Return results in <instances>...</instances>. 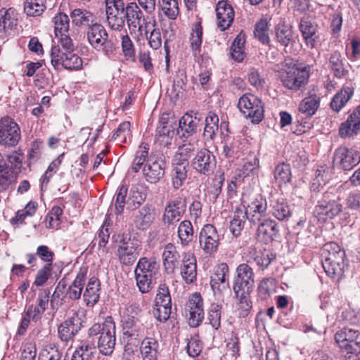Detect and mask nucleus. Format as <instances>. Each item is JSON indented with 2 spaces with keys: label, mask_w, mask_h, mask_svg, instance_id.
<instances>
[{
  "label": "nucleus",
  "mask_w": 360,
  "mask_h": 360,
  "mask_svg": "<svg viewBox=\"0 0 360 360\" xmlns=\"http://www.w3.org/2000/svg\"><path fill=\"white\" fill-rule=\"evenodd\" d=\"M136 285L141 293L150 292L160 276V264L155 258L139 259L134 270Z\"/></svg>",
  "instance_id": "1"
},
{
  "label": "nucleus",
  "mask_w": 360,
  "mask_h": 360,
  "mask_svg": "<svg viewBox=\"0 0 360 360\" xmlns=\"http://www.w3.org/2000/svg\"><path fill=\"white\" fill-rule=\"evenodd\" d=\"M115 323L111 316H108L101 323H94L88 330L89 338L99 335L98 339V348L100 352L104 355H110L115 349Z\"/></svg>",
  "instance_id": "2"
},
{
  "label": "nucleus",
  "mask_w": 360,
  "mask_h": 360,
  "mask_svg": "<svg viewBox=\"0 0 360 360\" xmlns=\"http://www.w3.org/2000/svg\"><path fill=\"white\" fill-rule=\"evenodd\" d=\"M309 74L306 68H300L293 63H285L279 71V78L284 87L292 91H298L304 87L309 79Z\"/></svg>",
  "instance_id": "3"
},
{
  "label": "nucleus",
  "mask_w": 360,
  "mask_h": 360,
  "mask_svg": "<svg viewBox=\"0 0 360 360\" xmlns=\"http://www.w3.org/2000/svg\"><path fill=\"white\" fill-rule=\"evenodd\" d=\"M127 195V188L124 185L120 186L115 194V209L117 214L123 212L126 204L129 210H134L139 208L147 197V193L142 187L132 188L130 190L127 201H126Z\"/></svg>",
  "instance_id": "4"
},
{
  "label": "nucleus",
  "mask_w": 360,
  "mask_h": 360,
  "mask_svg": "<svg viewBox=\"0 0 360 360\" xmlns=\"http://www.w3.org/2000/svg\"><path fill=\"white\" fill-rule=\"evenodd\" d=\"M238 107L244 116L249 118L252 123L258 124L264 119V103L259 97L252 94H243L239 98Z\"/></svg>",
  "instance_id": "5"
},
{
  "label": "nucleus",
  "mask_w": 360,
  "mask_h": 360,
  "mask_svg": "<svg viewBox=\"0 0 360 360\" xmlns=\"http://www.w3.org/2000/svg\"><path fill=\"white\" fill-rule=\"evenodd\" d=\"M126 6L123 0H105V11L108 27L121 31L125 25Z\"/></svg>",
  "instance_id": "6"
},
{
  "label": "nucleus",
  "mask_w": 360,
  "mask_h": 360,
  "mask_svg": "<svg viewBox=\"0 0 360 360\" xmlns=\"http://www.w3.org/2000/svg\"><path fill=\"white\" fill-rule=\"evenodd\" d=\"M139 242L135 238H124L120 240L115 255L122 265H132L139 255Z\"/></svg>",
  "instance_id": "7"
},
{
  "label": "nucleus",
  "mask_w": 360,
  "mask_h": 360,
  "mask_svg": "<svg viewBox=\"0 0 360 360\" xmlns=\"http://www.w3.org/2000/svg\"><path fill=\"white\" fill-rule=\"evenodd\" d=\"M236 276L233 281V289L235 294H250L255 287V274L252 267L243 263L236 268Z\"/></svg>",
  "instance_id": "8"
},
{
  "label": "nucleus",
  "mask_w": 360,
  "mask_h": 360,
  "mask_svg": "<svg viewBox=\"0 0 360 360\" xmlns=\"http://www.w3.org/2000/svg\"><path fill=\"white\" fill-rule=\"evenodd\" d=\"M21 138L18 124L11 118L5 117L0 120V144L4 146H15Z\"/></svg>",
  "instance_id": "9"
},
{
  "label": "nucleus",
  "mask_w": 360,
  "mask_h": 360,
  "mask_svg": "<svg viewBox=\"0 0 360 360\" xmlns=\"http://www.w3.org/2000/svg\"><path fill=\"white\" fill-rule=\"evenodd\" d=\"M216 165L215 156L206 148H202L198 151L191 160L192 168L197 173L206 176H209L214 173Z\"/></svg>",
  "instance_id": "10"
},
{
  "label": "nucleus",
  "mask_w": 360,
  "mask_h": 360,
  "mask_svg": "<svg viewBox=\"0 0 360 360\" xmlns=\"http://www.w3.org/2000/svg\"><path fill=\"white\" fill-rule=\"evenodd\" d=\"M186 208V198L177 196L169 200L164 210L162 221L165 224L172 225L179 221Z\"/></svg>",
  "instance_id": "11"
},
{
  "label": "nucleus",
  "mask_w": 360,
  "mask_h": 360,
  "mask_svg": "<svg viewBox=\"0 0 360 360\" xmlns=\"http://www.w3.org/2000/svg\"><path fill=\"white\" fill-rule=\"evenodd\" d=\"M200 248L205 253L212 255L218 250L219 236L212 224H207L202 228L199 234Z\"/></svg>",
  "instance_id": "12"
},
{
  "label": "nucleus",
  "mask_w": 360,
  "mask_h": 360,
  "mask_svg": "<svg viewBox=\"0 0 360 360\" xmlns=\"http://www.w3.org/2000/svg\"><path fill=\"white\" fill-rule=\"evenodd\" d=\"M210 285L215 295H221L229 288V268L226 263L217 265L210 277Z\"/></svg>",
  "instance_id": "13"
},
{
  "label": "nucleus",
  "mask_w": 360,
  "mask_h": 360,
  "mask_svg": "<svg viewBox=\"0 0 360 360\" xmlns=\"http://www.w3.org/2000/svg\"><path fill=\"white\" fill-rule=\"evenodd\" d=\"M334 161L344 170H350L360 162V153L354 148L339 147L335 151Z\"/></svg>",
  "instance_id": "14"
},
{
  "label": "nucleus",
  "mask_w": 360,
  "mask_h": 360,
  "mask_svg": "<svg viewBox=\"0 0 360 360\" xmlns=\"http://www.w3.org/2000/svg\"><path fill=\"white\" fill-rule=\"evenodd\" d=\"M342 208L343 206L339 201L328 199V195H325L316 206L315 212L319 220L325 221L338 215L342 211Z\"/></svg>",
  "instance_id": "15"
},
{
  "label": "nucleus",
  "mask_w": 360,
  "mask_h": 360,
  "mask_svg": "<svg viewBox=\"0 0 360 360\" xmlns=\"http://www.w3.org/2000/svg\"><path fill=\"white\" fill-rule=\"evenodd\" d=\"M273 34L275 41L280 46L288 47L295 42L296 34L293 27L284 19H281L274 27Z\"/></svg>",
  "instance_id": "16"
},
{
  "label": "nucleus",
  "mask_w": 360,
  "mask_h": 360,
  "mask_svg": "<svg viewBox=\"0 0 360 360\" xmlns=\"http://www.w3.org/2000/svg\"><path fill=\"white\" fill-rule=\"evenodd\" d=\"M165 163L161 158H148L143 168V174L148 183L156 184L165 175Z\"/></svg>",
  "instance_id": "17"
},
{
  "label": "nucleus",
  "mask_w": 360,
  "mask_h": 360,
  "mask_svg": "<svg viewBox=\"0 0 360 360\" xmlns=\"http://www.w3.org/2000/svg\"><path fill=\"white\" fill-rule=\"evenodd\" d=\"M189 171V162L187 160L174 158L170 172L172 187L177 190L186 182Z\"/></svg>",
  "instance_id": "18"
},
{
  "label": "nucleus",
  "mask_w": 360,
  "mask_h": 360,
  "mask_svg": "<svg viewBox=\"0 0 360 360\" xmlns=\"http://www.w3.org/2000/svg\"><path fill=\"white\" fill-rule=\"evenodd\" d=\"M269 209L272 216L279 221L288 220L292 214L290 206L286 199L278 194H271Z\"/></svg>",
  "instance_id": "19"
},
{
  "label": "nucleus",
  "mask_w": 360,
  "mask_h": 360,
  "mask_svg": "<svg viewBox=\"0 0 360 360\" xmlns=\"http://www.w3.org/2000/svg\"><path fill=\"white\" fill-rule=\"evenodd\" d=\"M198 113L193 116L191 113H186L179 121L177 134L180 138L188 139L196 134L201 120L197 117Z\"/></svg>",
  "instance_id": "20"
},
{
  "label": "nucleus",
  "mask_w": 360,
  "mask_h": 360,
  "mask_svg": "<svg viewBox=\"0 0 360 360\" xmlns=\"http://www.w3.org/2000/svg\"><path fill=\"white\" fill-rule=\"evenodd\" d=\"M189 311L188 323L191 327H197L204 317L202 299L199 293H194L188 301Z\"/></svg>",
  "instance_id": "21"
},
{
  "label": "nucleus",
  "mask_w": 360,
  "mask_h": 360,
  "mask_svg": "<svg viewBox=\"0 0 360 360\" xmlns=\"http://www.w3.org/2000/svg\"><path fill=\"white\" fill-rule=\"evenodd\" d=\"M360 131V105L357 106L343 122L339 128V134L342 138H349Z\"/></svg>",
  "instance_id": "22"
},
{
  "label": "nucleus",
  "mask_w": 360,
  "mask_h": 360,
  "mask_svg": "<svg viewBox=\"0 0 360 360\" xmlns=\"http://www.w3.org/2000/svg\"><path fill=\"white\" fill-rule=\"evenodd\" d=\"M180 254L176 247L172 243H169L163 248L162 260L164 271L167 274H172L179 265Z\"/></svg>",
  "instance_id": "23"
},
{
  "label": "nucleus",
  "mask_w": 360,
  "mask_h": 360,
  "mask_svg": "<svg viewBox=\"0 0 360 360\" xmlns=\"http://www.w3.org/2000/svg\"><path fill=\"white\" fill-rule=\"evenodd\" d=\"M180 266V274L187 284L193 283L197 277V262L193 253L186 252L183 255Z\"/></svg>",
  "instance_id": "24"
},
{
  "label": "nucleus",
  "mask_w": 360,
  "mask_h": 360,
  "mask_svg": "<svg viewBox=\"0 0 360 360\" xmlns=\"http://www.w3.org/2000/svg\"><path fill=\"white\" fill-rule=\"evenodd\" d=\"M245 212L251 223L258 224L266 216L267 202L266 199L262 196L256 198L248 205Z\"/></svg>",
  "instance_id": "25"
},
{
  "label": "nucleus",
  "mask_w": 360,
  "mask_h": 360,
  "mask_svg": "<svg viewBox=\"0 0 360 360\" xmlns=\"http://www.w3.org/2000/svg\"><path fill=\"white\" fill-rule=\"evenodd\" d=\"M125 22L129 30L141 31L146 19L142 11L135 2H131L126 5Z\"/></svg>",
  "instance_id": "26"
},
{
  "label": "nucleus",
  "mask_w": 360,
  "mask_h": 360,
  "mask_svg": "<svg viewBox=\"0 0 360 360\" xmlns=\"http://www.w3.org/2000/svg\"><path fill=\"white\" fill-rule=\"evenodd\" d=\"M70 17L73 26L86 30L95 23L98 18L96 15L89 10L83 8H76L71 11Z\"/></svg>",
  "instance_id": "27"
},
{
  "label": "nucleus",
  "mask_w": 360,
  "mask_h": 360,
  "mask_svg": "<svg viewBox=\"0 0 360 360\" xmlns=\"http://www.w3.org/2000/svg\"><path fill=\"white\" fill-rule=\"evenodd\" d=\"M349 64L342 53L338 51H333L328 58V68L338 79H343L349 74Z\"/></svg>",
  "instance_id": "28"
},
{
  "label": "nucleus",
  "mask_w": 360,
  "mask_h": 360,
  "mask_svg": "<svg viewBox=\"0 0 360 360\" xmlns=\"http://www.w3.org/2000/svg\"><path fill=\"white\" fill-rule=\"evenodd\" d=\"M18 24V13L13 8H0V37L4 38Z\"/></svg>",
  "instance_id": "29"
},
{
  "label": "nucleus",
  "mask_w": 360,
  "mask_h": 360,
  "mask_svg": "<svg viewBox=\"0 0 360 360\" xmlns=\"http://www.w3.org/2000/svg\"><path fill=\"white\" fill-rule=\"evenodd\" d=\"M217 26L221 31L229 28L234 19V11L226 1H219L216 7Z\"/></svg>",
  "instance_id": "30"
},
{
  "label": "nucleus",
  "mask_w": 360,
  "mask_h": 360,
  "mask_svg": "<svg viewBox=\"0 0 360 360\" xmlns=\"http://www.w3.org/2000/svg\"><path fill=\"white\" fill-rule=\"evenodd\" d=\"M257 235L265 243L271 242L278 238L280 228L278 223L270 219H263L258 223Z\"/></svg>",
  "instance_id": "31"
},
{
  "label": "nucleus",
  "mask_w": 360,
  "mask_h": 360,
  "mask_svg": "<svg viewBox=\"0 0 360 360\" xmlns=\"http://www.w3.org/2000/svg\"><path fill=\"white\" fill-rule=\"evenodd\" d=\"M155 219V209L152 205H146L139 210L134 215V224L141 230L148 229Z\"/></svg>",
  "instance_id": "32"
},
{
  "label": "nucleus",
  "mask_w": 360,
  "mask_h": 360,
  "mask_svg": "<svg viewBox=\"0 0 360 360\" xmlns=\"http://www.w3.org/2000/svg\"><path fill=\"white\" fill-rule=\"evenodd\" d=\"M105 27L98 20L85 31V37L89 45L95 49L108 37Z\"/></svg>",
  "instance_id": "33"
},
{
  "label": "nucleus",
  "mask_w": 360,
  "mask_h": 360,
  "mask_svg": "<svg viewBox=\"0 0 360 360\" xmlns=\"http://www.w3.org/2000/svg\"><path fill=\"white\" fill-rule=\"evenodd\" d=\"M299 30L307 46L311 49L315 48L317 44V39L315 37L317 31V25L311 22L307 18H302L300 22Z\"/></svg>",
  "instance_id": "34"
},
{
  "label": "nucleus",
  "mask_w": 360,
  "mask_h": 360,
  "mask_svg": "<svg viewBox=\"0 0 360 360\" xmlns=\"http://www.w3.org/2000/svg\"><path fill=\"white\" fill-rule=\"evenodd\" d=\"M245 140L240 136H226L224 139L223 153L226 158L238 157L244 147Z\"/></svg>",
  "instance_id": "35"
},
{
  "label": "nucleus",
  "mask_w": 360,
  "mask_h": 360,
  "mask_svg": "<svg viewBox=\"0 0 360 360\" xmlns=\"http://www.w3.org/2000/svg\"><path fill=\"white\" fill-rule=\"evenodd\" d=\"M159 347V343L155 339L144 338L139 348L142 360H158Z\"/></svg>",
  "instance_id": "36"
},
{
  "label": "nucleus",
  "mask_w": 360,
  "mask_h": 360,
  "mask_svg": "<svg viewBox=\"0 0 360 360\" xmlns=\"http://www.w3.org/2000/svg\"><path fill=\"white\" fill-rule=\"evenodd\" d=\"M321 255L322 262L346 259L345 250L334 242L326 243L321 249Z\"/></svg>",
  "instance_id": "37"
},
{
  "label": "nucleus",
  "mask_w": 360,
  "mask_h": 360,
  "mask_svg": "<svg viewBox=\"0 0 360 360\" xmlns=\"http://www.w3.org/2000/svg\"><path fill=\"white\" fill-rule=\"evenodd\" d=\"M246 219H248V216L245 212L244 206L237 207L233 212L229 225L230 231L234 236L237 237L240 235L241 231L244 229Z\"/></svg>",
  "instance_id": "38"
},
{
  "label": "nucleus",
  "mask_w": 360,
  "mask_h": 360,
  "mask_svg": "<svg viewBox=\"0 0 360 360\" xmlns=\"http://www.w3.org/2000/svg\"><path fill=\"white\" fill-rule=\"evenodd\" d=\"M86 274L87 269L86 268L83 267L79 269L72 285L68 288L67 294L70 299L76 300L80 298Z\"/></svg>",
  "instance_id": "39"
},
{
  "label": "nucleus",
  "mask_w": 360,
  "mask_h": 360,
  "mask_svg": "<svg viewBox=\"0 0 360 360\" xmlns=\"http://www.w3.org/2000/svg\"><path fill=\"white\" fill-rule=\"evenodd\" d=\"M100 282L96 278L89 279L83 294L84 302L87 306L93 307L98 302L100 297Z\"/></svg>",
  "instance_id": "40"
},
{
  "label": "nucleus",
  "mask_w": 360,
  "mask_h": 360,
  "mask_svg": "<svg viewBox=\"0 0 360 360\" xmlns=\"http://www.w3.org/2000/svg\"><path fill=\"white\" fill-rule=\"evenodd\" d=\"M219 130V117L214 112H209L205 117L202 136L206 141H213Z\"/></svg>",
  "instance_id": "41"
},
{
  "label": "nucleus",
  "mask_w": 360,
  "mask_h": 360,
  "mask_svg": "<svg viewBox=\"0 0 360 360\" xmlns=\"http://www.w3.org/2000/svg\"><path fill=\"white\" fill-rule=\"evenodd\" d=\"M123 338L139 342V338L143 335V326L140 322L122 323Z\"/></svg>",
  "instance_id": "42"
},
{
  "label": "nucleus",
  "mask_w": 360,
  "mask_h": 360,
  "mask_svg": "<svg viewBox=\"0 0 360 360\" xmlns=\"http://www.w3.org/2000/svg\"><path fill=\"white\" fill-rule=\"evenodd\" d=\"M354 91L352 88L343 87L333 98L330 105L335 112H340L346 105L353 95Z\"/></svg>",
  "instance_id": "43"
},
{
  "label": "nucleus",
  "mask_w": 360,
  "mask_h": 360,
  "mask_svg": "<svg viewBox=\"0 0 360 360\" xmlns=\"http://www.w3.org/2000/svg\"><path fill=\"white\" fill-rule=\"evenodd\" d=\"M320 98L316 94L304 98L299 105V111L307 117H311L320 105Z\"/></svg>",
  "instance_id": "44"
},
{
  "label": "nucleus",
  "mask_w": 360,
  "mask_h": 360,
  "mask_svg": "<svg viewBox=\"0 0 360 360\" xmlns=\"http://www.w3.org/2000/svg\"><path fill=\"white\" fill-rule=\"evenodd\" d=\"M141 311L139 303L136 302L128 303L126 304L122 315V323L140 322Z\"/></svg>",
  "instance_id": "45"
},
{
  "label": "nucleus",
  "mask_w": 360,
  "mask_h": 360,
  "mask_svg": "<svg viewBox=\"0 0 360 360\" xmlns=\"http://www.w3.org/2000/svg\"><path fill=\"white\" fill-rule=\"evenodd\" d=\"M322 266L328 276H340L347 266V259L322 262Z\"/></svg>",
  "instance_id": "46"
},
{
  "label": "nucleus",
  "mask_w": 360,
  "mask_h": 360,
  "mask_svg": "<svg viewBox=\"0 0 360 360\" xmlns=\"http://www.w3.org/2000/svg\"><path fill=\"white\" fill-rule=\"evenodd\" d=\"M202 42V27L200 22L194 23L190 37V44L193 55L200 54Z\"/></svg>",
  "instance_id": "47"
},
{
  "label": "nucleus",
  "mask_w": 360,
  "mask_h": 360,
  "mask_svg": "<svg viewBox=\"0 0 360 360\" xmlns=\"http://www.w3.org/2000/svg\"><path fill=\"white\" fill-rule=\"evenodd\" d=\"M193 227L189 220L182 221L178 227V237L182 246H187L193 240Z\"/></svg>",
  "instance_id": "48"
},
{
  "label": "nucleus",
  "mask_w": 360,
  "mask_h": 360,
  "mask_svg": "<svg viewBox=\"0 0 360 360\" xmlns=\"http://www.w3.org/2000/svg\"><path fill=\"white\" fill-rule=\"evenodd\" d=\"M276 183L281 186L289 183L291 180V170L288 164L284 162L278 165L274 171Z\"/></svg>",
  "instance_id": "49"
},
{
  "label": "nucleus",
  "mask_w": 360,
  "mask_h": 360,
  "mask_svg": "<svg viewBox=\"0 0 360 360\" xmlns=\"http://www.w3.org/2000/svg\"><path fill=\"white\" fill-rule=\"evenodd\" d=\"M358 331L354 328L345 327L335 333L334 338L341 350L343 349V345L346 346L351 342Z\"/></svg>",
  "instance_id": "50"
},
{
  "label": "nucleus",
  "mask_w": 360,
  "mask_h": 360,
  "mask_svg": "<svg viewBox=\"0 0 360 360\" xmlns=\"http://www.w3.org/2000/svg\"><path fill=\"white\" fill-rule=\"evenodd\" d=\"M149 146L147 143H141L136 152L131 169L134 172H138L145 162H147Z\"/></svg>",
  "instance_id": "51"
},
{
  "label": "nucleus",
  "mask_w": 360,
  "mask_h": 360,
  "mask_svg": "<svg viewBox=\"0 0 360 360\" xmlns=\"http://www.w3.org/2000/svg\"><path fill=\"white\" fill-rule=\"evenodd\" d=\"M53 22L54 23V32L56 37H58L60 34L68 32L70 18L67 14L58 13L53 18Z\"/></svg>",
  "instance_id": "52"
},
{
  "label": "nucleus",
  "mask_w": 360,
  "mask_h": 360,
  "mask_svg": "<svg viewBox=\"0 0 360 360\" xmlns=\"http://www.w3.org/2000/svg\"><path fill=\"white\" fill-rule=\"evenodd\" d=\"M112 139L120 143L131 141V132L130 122L127 121L122 122L113 134Z\"/></svg>",
  "instance_id": "53"
},
{
  "label": "nucleus",
  "mask_w": 360,
  "mask_h": 360,
  "mask_svg": "<svg viewBox=\"0 0 360 360\" xmlns=\"http://www.w3.org/2000/svg\"><path fill=\"white\" fill-rule=\"evenodd\" d=\"M254 34L262 44H268L269 43V22L266 18H262L256 23Z\"/></svg>",
  "instance_id": "54"
},
{
  "label": "nucleus",
  "mask_w": 360,
  "mask_h": 360,
  "mask_svg": "<svg viewBox=\"0 0 360 360\" xmlns=\"http://www.w3.org/2000/svg\"><path fill=\"white\" fill-rule=\"evenodd\" d=\"M45 8V0H26L24 3V11L30 16H39Z\"/></svg>",
  "instance_id": "55"
},
{
  "label": "nucleus",
  "mask_w": 360,
  "mask_h": 360,
  "mask_svg": "<svg viewBox=\"0 0 360 360\" xmlns=\"http://www.w3.org/2000/svg\"><path fill=\"white\" fill-rule=\"evenodd\" d=\"M221 304L212 303L208 309L207 320L214 330L221 327Z\"/></svg>",
  "instance_id": "56"
},
{
  "label": "nucleus",
  "mask_w": 360,
  "mask_h": 360,
  "mask_svg": "<svg viewBox=\"0 0 360 360\" xmlns=\"http://www.w3.org/2000/svg\"><path fill=\"white\" fill-rule=\"evenodd\" d=\"M158 5L166 16L174 20L179 15L177 0H159Z\"/></svg>",
  "instance_id": "57"
},
{
  "label": "nucleus",
  "mask_w": 360,
  "mask_h": 360,
  "mask_svg": "<svg viewBox=\"0 0 360 360\" xmlns=\"http://www.w3.org/2000/svg\"><path fill=\"white\" fill-rule=\"evenodd\" d=\"M62 354L58 348L52 344L44 345L41 349L38 360H61Z\"/></svg>",
  "instance_id": "58"
},
{
  "label": "nucleus",
  "mask_w": 360,
  "mask_h": 360,
  "mask_svg": "<svg viewBox=\"0 0 360 360\" xmlns=\"http://www.w3.org/2000/svg\"><path fill=\"white\" fill-rule=\"evenodd\" d=\"M63 210L59 206H53L45 218V226L49 229H57L60 224Z\"/></svg>",
  "instance_id": "59"
},
{
  "label": "nucleus",
  "mask_w": 360,
  "mask_h": 360,
  "mask_svg": "<svg viewBox=\"0 0 360 360\" xmlns=\"http://www.w3.org/2000/svg\"><path fill=\"white\" fill-rule=\"evenodd\" d=\"M98 51H102L108 58H110L115 56L117 50V43L112 38H109V34L103 39L95 49Z\"/></svg>",
  "instance_id": "60"
},
{
  "label": "nucleus",
  "mask_w": 360,
  "mask_h": 360,
  "mask_svg": "<svg viewBox=\"0 0 360 360\" xmlns=\"http://www.w3.org/2000/svg\"><path fill=\"white\" fill-rule=\"evenodd\" d=\"M236 295L239 300L238 303V315L240 317L245 318L248 316L252 309V302L250 300V294H242V292H238V294H236Z\"/></svg>",
  "instance_id": "61"
},
{
  "label": "nucleus",
  "mask_w": 360,
  "mask_h": 360,
  "mask_svg": "<svg viewBox=\"0 0 360 360\" xmlns=\"http://www.w3.org/2000/svg\"><path fill=\"white\" fill-rule=\"evenodd\" d=\"M173 133L172 126L169 124L165 118L162 117L160 120V124L156 129V136L159 139L162 138L161 141L167 143Z\"/></svg>",
  "instance_id": "62"
},
{
  "label": "nucleus",
  "mask_w": 360,
  "mask_h": 360,
  "mask_svg": "<svg viewBox=\"0 0 360 360\" xmlns=\"http://www.w3.org/2000/svg\"><path fill=\"white\" fill-rule=\"evenodd\" d=\"M198 148V143L196 141H185L181 146L179 147L178 153L175 155L174 158H179V160H187Z\"/></svg>",
  "instance_id": "63"
},
{
  "label": "nucleus",
  "mask_w": 360,
  "mask_h": 360,
  "mask_svg": "<svg viewBox=\"0 0 360 360\" xmlns=\"http://www.w3.org/2000/svg\"><path fill=\"white\" fill-rule=\"evenodd\" d=\"M73 52L74 51L68 52L65 60H62V63L60 66L67 70H78L82 66L81 58Z\"/></svg>",
  "instance_id": "64"
}]
</instances>
